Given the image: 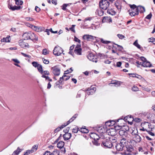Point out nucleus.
Listing matches in <instances>:
<instances>
[{
    "label": "nucleus",
    "mask_w": 155,
    "mask_h": 155,
    "mask_svg": "<svg viewBox=\"0 0 155 155\" xmlns=\"http://www.w3.org/2000/svg\"><path fill=\"white\" fill-rule=\"evenodd\" d=\"M101 42L104 44H108L111 42L110 41H104L103 39L101 38Z\"/></svg>",
    "instance_id": "41"
},
{
    "label": "nucleus",
    "mask_w": 155,
    "mask_h": 155,
    "mask_svg": "<svg viewBox=\"0 0 155 155\" xmlns=\"http://www.w3.org/2000/svg\"><path fill=\"white\" fill-rule=\"evenodd\" d=\"M145 11L144 7L141 6H138L136 9V11L134 12V11L130 12H129L130 15L131 16H134L136 15H138L139 12L140 13H143Z\"/></svg>",
    "instance_id": "1"
},
{
    "label": "nucleus",
    "mask_w": 155,
    "mask_h": 155,
    "mask_svg": "<svg viewBox=\"0 0 155 155\" xmlns=\"http://www.w3.org/2000/svg\"><path fill=\"white\" fill-rule=\"evenodd\" d=\"M78 130V128L77 127H75V128L72 129V131L74 133H77Z\"/></svg>",
    "instance_id": "45"
},
{
    "label": "nucleus",
    "mask_w": 155,
    "mask_h": 155,
    "mask_svg": "<svg viewBox=\"0 0 155 155\" xmlns=\"http://www.w3.org/2000/svg\"><path fill=\"white\" fill-rule=\"evenodd\" d=\"M75 26V25H72V27L69 28V30L75 33V30L74 29V27Z\"/></svg>",
    "instance_id": "43"
},
{
    "label": "nucleus",
    "mask_w": 155,
    "mask_h": 155,
    "mask_svg": "<svg viewBox=\"0 0 155 155\" xmlns=\"http://www.w3.org/2000/svg\"><path fill=\"white\" fill-rule=\"evenodd\" d=\"M25 19L26 20L30 21H33V19L30 17H27L25 18Z\"/></svg>",
    "instance_id": "59"
},
{
    "label": "nucleus",
    "mask_w": 155,
    "mask_h": 155,
    "mask_svg": "<svg viewBox=\"0 0 155 155\" xmlns=\"http://www.w3.org/2000/svg\"><path fill=\"white\" fill-rule=\"evenodd\" d=\"M81 46L77 45L74 49V52L77 54L81 55V54L82 49L80 47Z\"/></svg>",
    "instance_id": "12"
},
{
    "label": "nucleus",
    "mask_w": 155,
    "mask_h": 155,
    "mask_svg": "<svg viewBox=\"0 0 155 155\" xmlns=\"http://www.w3.org/2000/svg\"><path fill=\"white\" fill-rule=\"evenodd\" d=\"M59 153L57 150H54L52 153H51V155H59Z\"/></svg>",
    "instance_id": "34"
},
{
    "label": "nucleus",
    "mask_w": 155,
    "mask_h": 155,
    "mask_svg": "<svg viewBox=\"0 0 155 155\" xmlns=\"http://www.w3.org/2000/svg\"><path fill=\"white\" fill-rule=\"evenodd\" d=\"M8 8L10 9L12 11H14L16 10L19 9V6H12V5L9 4L8 5Z\"/></svg>",
    "instance_id": "22"
},
{
    "label": "nucleus",
    "mask_w": 155,
    "mask_h": 155,
    "mask_svg": "<svg viewBox=\"0 0 155 155\" xmlns=\"http://www.w3.org/2000/svg\"><path fill=\"white\" fill-rule=\"evenodd\" d=\"M37 67L38 71L40 73L42 74L43 73V71L42 67L41 65L39 64Z\"/></svg>",
    "instance_id": "28"
},
{
    "label": "nucleus",
    "mask_w": 155,
    "mask_h": 155,
    "mask_svg": "<svg viewBox=\"0 0 155 155\" xmlns=\"http://www.w3.org/2000/svg\"><path fill=\"white\" fill-rule=\"evenodd\" d=\"M71 134L66 132L65 134L63 135V137L64 140H69L71 137Z\"/></svg>",
    "instance_id": "19"
},
{
    "label": "nucleus",
    "mask_w": 155,
    "mask_h": 155,
    "mask_svg": "<svg viewBox=\"0 0 155 155\" xmlns=\"http://www.w3.org/2000/svg\"><path fill=\"white\" fill-rule=\"evenodd\" d=\"M30 32H27L24 33L22 36V38L24 40L30 39Z\"/></svg>",
    "instance_id": "14"
},
{
    "label": "nucleus",
    "mask_w": 155,
    "mask_h": 155,
    "mask_svg": "<svg viewBox=\"0 0 155 155\" xmlns=\"http://www.w3.org/2000/svg\"><path fill=\"white\" fill-rule=\"evenodd\" d=\"M151 13H150L146 17V18L147 19H149L151 18L152 17Z\"/></svg>",
    "instance_id": "53"
},
{
    "label": "nucleus",
    "mask_w": 155,
    "mask_h": 155,
    "mask_svg": "<svg viewBox=\"0 0 155 155\" xmlns=\"http://www.w3.org/2000/svg\"><path fill=\"white\" fill-rule=\"evenodd\" d=\"M64 145V142L62 141H59L57 144V147L59 148H62Z\"/></svg>",
    "instance_id": "24"
},
{
    "label": "nucleus",
    "mask_w": 155,
    "mask_h": 155,
    "mask_svg": "<svg viewBox=\"0 0 155 155\" xmlns=\"http://www.w3.org/2000/svg\"><path fill=\"white\" fill-rule=\"evenodd\" d=\"M12 61H14L15 63H19V61L16 59H12Z\"/></svg>",
    "instance_id": "58"
},
{
    "label": "nucleus",
    "mask_w": 155,
    "mask_h": 155,
    "mask_svg": "<svg viewBox=\"0 0 155 155\" xmlns=\"http://www.w3.org/2000/svg\"><path fill=\"white\" fill-rule=\"evenodd\" d=\"M74 41L76 42H78L79 43L81 42V41L75 36L74 37Z\"/></svg>",
    "instance_id": "52"
},
{
    "label": "nucleus",
    "mask_w": 155,
    "mask_h": 155,
    "mask_svg": "<svg viewBox=\"0 0 155 155\" xmlns=\"http://www.w3.org/2000/svg\"><path fill=\"white\" fill-rule=\"evenodd\" d=\"M32 64L33 66L35 67H37L38 66V65L39 64H38L37 62L35 61L32 62Z\"/></svg>",
    "instance_id": "48"
},
{
    "label": "nucleus",
    "mask_w": 155,
    "mask_h": 155,
    "mask_svg": "<svg viewBox=\"0 0 155 155\" xmlns=\"http://www.w3.org/2000/svg\"><path fill=\"white\" fill-rule=\"evenodd\" d=\"M121 139L120 140V146H121V148H120L119 150H122L123 148H125V147L127 146L128 145L129 143V142L128 141V137L127 138L121 137Z\"/></svg>",
    "instance_id": "3"
},
{
    "label": "nucleus",
    "mask_w": 155,
    "mask_h": 155,
    "mask_svg": "<svg viewBox=\"0 0 155 155\" xmlns=\"http://www.w3.org/2000/svg\"><path fill=\"white\" fill-rule=\"evenodd\" d=\"M66 77V75H64L62 77H61L60 78V80L58 81L59 82V83H60V84H61L62 83L63 81L64 80V77Z\"/></svg>",
    "instance_id": "42"
},
{
    "label": "nucleus",
    "mask_w": 155,
    "mask_h": 155,
    "mask_svg": "<svg viewBox=\"0 0 155 155\" xmlns=\"http://www.w3.org/2000/svg\"><path fill=\"white\" fill-rule=\"evenodd\" d=\"M107 134L108 135H110L111 136H114L116 135L117 132L115 129L111 128L107 130Z\"/></svg>",
    "instance_id": "10"
},
{
    "label": "nucleus",
    "mask_w": 155,
    "mask_h": 155,
    "mask_svg": "<svg viewBox=\"0 0 155 155\" xmlns=\"http://www.w3.org/2000/svg\"><path fill=\"white\" fill-rule=\"evenodd\" d=\"M109 2L107 0H101L99 4L100 7L102 9L106 10L109 6Z\"/></svg>",
    "instance_id": "4"
},
{
    "label": "nucleus",
    "mask_w": 155,
    "mask_h": 155,
    "mask_svg": "<svg viewBox=\"0 0 155 155\" xmlns=\"http://www.w3.org/2000/svg\"><path fill=\"white\" fill-rule=\"evenodd\" d=\"M125 148H126L127 151L129 152H131L133 150L132 147L131 145L129 146L128 145Z\"/></svg>",
    "instance_id": "31"
},
{
    "label": "nucleus",
    "mask_w": 155,
    "mask_h": 155,
    "mask_svg": "<svg viewBox=\"0 0 155 155\" xmlns=\"http://www.w3.org/2000/svg\"><path fill=\"white\" fill-rule=\"evenodd\" d=\"M132 90L134 91H137L138 90V88L137 87L134 86L132 87Z\"/></svg>",
    "instance_id": "49"
},
{
    "label": "nucleus",
    "mask_w": 155,
    "mask_h": 155,
    "mask_svg": "<svg viewBox=\"0 0 155 155\" xmlns=\"http://www.w3.org/2000/svg\"><path fill=\"white\" fill-rule=\"evenodd\" d=\"M66 125L65 124L62 125L60 127H58L54 130V132L56 133L59 131L61 129L65 127Z\"/></svg>",
    "instance_id": "25"
},
{
    "label": "nucleus",
    "mask_w": 155,
    "mask_h": 155,
    "mask_svg": "<svg viewBox=\"0 0 155 155\" xmlns=\"http://www.w3.org/2000/svg\"><path fill=\"white\" fill-rule=\"evenodd\" d=\"M32 29L38 31L40 30L41 29L40 27H38V26H35L34 25L33 26L32 28Z\"/></svg>",
    "instance_id": "32"
},
{
    "label": "nucleus",
    "mask_w": 155,
    "mask_h": 155,
    "mask_svg": "<svg viewBox=\"0 0 155 155\" xmlns=\"http://www.w3.org/2000/svg\"><path fill=\"white\" fill-rule=\"evenodd\" d=\"M43 155H51V153L49 151H46L45 152Z\"/></svg>",
    "instance_id": "55"
},
{
    "label": "nucleus",
    "mask_w": 155,
    "mask_h": 155,
    "mask_svg": "<svg viewBox=\"0 0 155 155\" xmlns=\"http://www.w3.org/2000/svg\"><path fill=\"white\" fill-rule=\"evenodd\" d=\"M117 36L120 39H123L125 38V36L121 34H117Z\"/></svg>",
    "instance_id": "47"
},
{
    "label": "nucleus",
    "mask_w": 155,
    "mask_h": 155,
    "mask_svg": "<svg viewBox=\"0 0 155 155\" xmlns=\"http://www.w3.org/2000/svg\"><path fill=\"white\" fill-rule=\"evenodd\" d=\"M20 46L21 48H24L25 49L28 48L30 47V46L28 43L23 42L20 43Z\"/></svg>",
    "instance_id": "20"
},
{
    "label": "nucleus",
    "mask_w": 155,
    "mask_h": 155,
    "mask_svg": "<svg viewBox=\"0 0 155 155\" xmlns=\"http://www.w3.org/2000/svg\"><path fill=\"white\" fill-rule=\"evenodd\" d=\"M133 139L134 140L136 143L140 142L141 140V138L138 134L136 135L135 136L133 137Z\"/></svg>",
    "instance_id": "15"
},
{
    "label": "nucleus",
    "mask_w": 155,
    "mask_h": 155,
    "mask_svg": "<svg viewBox=\"0 0 155 155\" xmlns=\"http://www.w3.org/2000/svg\"><path fill=\"white\" fill-rule=\"evenodd\" d=\"M107 12L108 13L112 15H115V14L116 13V12L112 9H108Z\"/></svg>",
    "instance_id": "26"
},
{
    "label": "nucleus",
    "mask_w": 155,
    "mask_h": 155,
    "mask_svg": "<svg viewBox=\"0 0 155 155\" xmlns=\"http://www.w3.org/2000/svg\"><path fill=\"white\" fill-rule=\"evenodd\" d=\"M140 59L142 61V66L145 67H150L151 64L150 62L148 61L143 56L140 57Z\"/></svg>",
    "instance_id": "6"
},
{
    "label": "nucleus",
    "mask_w": 155,
    "mask_h": 155,
    "mask_svg": "<svg viewBox=\"0 0 155 155\" xmlns=\"http://www.w3.org/2000/svg\"><path fill=\"white\" fill-rule=\"evenodd\" d=\"M68 4H64L62 6V9L64 10L66 9V7L68 6Z\"/></svg>",
    "instance_id": "46"
},
{
    "label": "nucleus",
    "mask_w": 155,
    "mask_h": 155,
    "mask_svg": "<svg viewBox=\"0 0 155 155\" xmlns=\"http://www.w3.org/2000/svg\"><path fill=\"white\" fill-rule=\"evenodd\" d=\"M51 2L53 4L56 5L57 4V1L56 0H52Z\"/></svg>",
    "instance_id": "63"
},
{
    "label": "nucleus",
    "mask_w": 155,
    "mask_h": 155,
    "mask_svg": "<svg viewBox=\"0 0 155 155\" xmlns=\"http://www.w3.org/2000/svg\"><path fill=\"white\" fill-rule=\"evenodd\" d=\"M38 146L36 145H34L32 147L31 150H33L34 151H35L37 149Z\"/></svg>",
    "instance_id": "50"
},
{
    "label": "nucleus",
    "mask_w": 155,
    "mask_h": 155,
    "mask_svg": "<svg viewBox=\"0 0 155 155\" xmlns=\"http://www.w3.org/2000/svg\"><path fill=\"white\" fill-rule=\"evenodd\" d=\"M80 131L81 132L84 133H87L89 132L88 130L84 127L81 128Z\"/></svg>",
    "instance_id": "30"
},
{
    "label": "nucleus",
    "mask_w": 155,
    "mask_h": 155,
    "mask_svg": "<svg viewBox=\"0 0 155 155\" xmlns=\"http://www.w3.org/2000/svg\"><path fill=\"white\" fill-rule=\"evenodd\" d=\"M121 65V62H118L117 63V67H120Z\"/></svg>",
    "instance_id": "64"
},
{
    "label": "nucleus",
    "mask_w": 155,
    "mask_h": 155,
    "mask_svg": "<svg viewBox=\"0 0 155 155\" xmlns=\"http://www.w3.org/2000/svg\"><path fill=\"white\" fill-rule=\"evenodd\" d=\"M19 152V148L18 147L17 150L15 151L12 155H18Z\"/></svg>",
    "instance_id": "38"
},
{
    "label": "nucleus",
    "mask_w": 155,
    "mask_h": 155,
    "mask_svg": "<svg viewBox=\"0 0 155 155\" xmlns=\"http://www.w3.org/2000/svg\"><path fill=\"white\" fill-rule=\"evenodd\" d=\"M43 61L44 63L46 64H48L49 63V61L48 60L45 59H44L43 60Z\"/></svg>",
    "instance_id": "57"
},
{
    "label": "nucleus",
    "mask_w": 155,
    "mask_h": 155,
    "mask_svg": "<svg viewBox=\"0 0 155 155\" xmlns=\"http://www.w3.org/2000/svg\"><path fill=\"white\" fill-rule=\"evenodd\" d=\"M94 37L93 36L88 35H85L83 37V38L84 39L87 40L88 41H90L94 39Z\"/></svg>",
    "instance_id": "17"
},
{
    "label": "nucleus",
    "mask_w": 155,
    "mask_h": 155,
    "mask_svg": "<svg viewBox=\"0 0 155 155\" xmlns=\"http://www.w3.org/2000/svg\"><path fill=\"white\" fill-rule=\"evenodd\" d=\"M60 84L59 82L58 81L56 82L54 85V87H57L59 85V84Z\"/></svg>",
    "instance_id": "61"
},
{
    "label": "nucleus",
    "mask_w": 155,
    "mask_h": 155,
    "mask_svg": "<svg viewBox=\"0 0 155 155\" xmlns=\"http://www.w3.org/2000/svg\"><path fill=\"white\" fill-rule=\"evenodd\" d=\"M97 140H94L93 142L94 144L96 146H98L100 145V143L97 141Z\"/></svg>",
    "instance_id": "54"
},
{
    "label": "nucleus",
    "mask_w": 155,
    "mask_h": 155,
    "mask_svg": "<svg viewBox=\"0 0 155 155\" xmlns=\"http://www.w3.org/2000/svg\"><path fill=\"white\" fill-rule=\"evenodd\" d=\"M136 76H137V77H136V78H137L139 79H140L141 81H143L144 80V78L140 75H139L136 74Z\"/></svg>",
    "instance_id": "44"
},
{
    "label": "nucleus",
    "mask_w": 155,
    "mask_h": 155,
    "mask_svg": "<svg viewBox=\"0 0 155 155\" xmlns=\"http://www.w3.org/2000/svg\"><path fill=\"white\" fill-rule=\"evenodd\" d=\"M102 143L104 146L106 147L110 148L112 147V144L109 139H104L102 141Z\"/></svg>",
    "instance_id": "8"
},
{
    "label": "nucleus",
    "mask_w": 155,
    "mask_h": 155,
    "mask_svg": "<svg viewBox=\"0 0 155 155\" xmlns=\"http://www.w3.org/2000/svg\"><path fill=\"white\" fill-rule=\"evenodd\" d=\"M88 59L90 61L96 63L97 62V57L91 52H89L87 56Z\"/></svg>",
    "instance_id": "7"
},
{
    "label": "nucleus",
    "mask_w": 155,
    "mask_h": 155,
    "mask_svg": "<svg viewBox=\"0 0 155 155\" xmlns=\"http://www.w3.org/2000/svg\"><path fill=\"white\" fill-rule=\"evenodd\" d=\"M49 53V51H48L46 49H44L42 50V54L44 55H46Z\"/></svg>",
    "instance_id": "39"
},
{
    "label": "nucleus",
    "mask_w": 155,
    "mask_h": 155,
    "mask_svg": "<svg viewBox=\"0 0 155 155\" xmlns=\"http://www.w3.org/2000/svg\"><path fill=\"white\" fill-rule=\"evenodd\" d=\"M62 48L58 46H56L54 48L53 51V53L55 55L58 56L61 55L63 53Z\"/></svg>",
    "instance_id": "5"
},
{
    "label": "nucleus",
    "mask_w": 155,
    "mask_h": 155,
    "mask_svg": "<svg viewBox=\"0 0 155 155\" xmlns=\"http://www.w3.org/2000/svg\"><path fill=\"white\" fill-rule=\"evenodd\" d=\"M129 74L130 77H134H134L136 78V77H137V76H136V74L130 73V74Z\"/></svg>",
    "instance_id": "62"
},
{
    "label": "nucleus",
    "mask_w": 155,
    "mask_h": 155,
    "mask_svg": "<svg viewBox=\"0 0 155 155\" xmlns=\"http://www.w3.org/2000/svg\"><path fill=\"white\" fill-rule=\"evenodd\" d=\"M98 56L100 57L101 59H105L107 57V56L106 54H104L99 53Z\"/></svg>",
    "instance_id": "27"
},
{
    "label": "nucleus",
    "mask_w": 155,
    "mask_h": 155,
    "mask_svg": "<svg viewBox=\"0 0 155 155\" xmlns=\"http://www.w3.org/2000/svg\"><path fill=\"white\" fill-rule=\"evenodd\" d=\"M51 69L52 70V72L54 75L58 76L60 75V70L59 68L56 66H55L52 68Z\"/></svg>",
    "instance_id": "9"
},
{
    "label": "nucleus",
    "mask_w": 155,
    "mask_h": 155,
    "mask_svg": "<svg viewBox=\"0 0 155 155\" xmlns=\"http://www.w3.org/2000/svg\"><path fill=\"white\" fill-rule=\"evenodd\" d=\"M90 137L94 139V140H98L99 138H102V137L94 133H91L90 135Z\"/></svg>",
    "instance_id": "13"
},
{
    "label": "nucleus",
    "mask_w": 155,
    "mask_h": 155,
    "mask_svg": "<svg viewBox=\"0 0 155 155\" xmlns=\"http://www.w3.org/2000/svg\"><path fill=\"white\" fill-rule=\"evenodd\" d=\"M30 39L32 41H38V38L36 35L33 33L30 32Z\"/></svg>",
    "instance_id": "18"
},
{
    "label": "nucleus",
    "mask_w": 155,
    "mask_h": 155,
    "mask_svg": "<svg viewBox=\"0 0 155 155\" xmlns=\"http://www.w3.org/2000/svg\"><path fill=\"white\" fill-rule=\"evenodd\" d=\"M130 6L131 9V12L133 11V10L134 11L135 9L136 10V9L137 8L136 5L134 4L133 5H130Z\"/></svg>",
    "instance_id": "35"
},
{
    "label": "nucleus",
    "mask_w": 155,
    "mask_h": 155,
    "mask_svg": "<svg viewBox=\"0 0 155 155\" xmlns=\"http://www.w3.org/2000/svg\"><path fill=\"white\" fill-rule=\"evenodd\" d=\"M107 127L103 126L99 127L97 129V131L101 134L100 136L102 137V139H104L105 135L107 134Z\"/></svg>",
    "instance_id": "2"
},
{
    "label": "nucleus",
    "mask_w": 155,
    "mask_h": 155,
    "mask_svg": "<svg viewBox=\"0 0 155 155\" xmlns=\"http://www.w3.org/2000/svg\"><path fill=\"white\" fill-rule=\"evenodd\" d=\"M87 94L88 95H91L92 94L94 93L96 91V88L94 87L91 89L88 88L87 90Z\"/></svg>",
    "instance_id": "16"
},
{
    "label": "nucleus",
    "mask_w": 155,
    "mask_h": 155,
    "mask_svg": "<svg viewBox=\"0 0 155 155\" xmlns=\"http://www.w3.org/2000/svg\"><path fill=\"white\" fill-rule=\"evenodd\" d=\"M115 123V122L114 120H109L107 121L105 123L106 126L110 127L113 126Z\"/></svg>",
    "instance_id": "21"
},
{
    "label": "nucleus",
    "mask_w": 155,
    "mask_h": 155,
    "mask_svg": "<svg viewBox=\"0 0 155 155\" xmlns=\"http://www.w3.org/2000/svg\"><path fill=\"white\" fill-rule=\"evenodd\" d=\"M149 42H151L153 44L155 45V38H151L148 39Z\"/></svg>",
    "instance_id": "37"
},
{
    "label": "nucleus",
    "mask_w": 155,
    "mask_h": 155,
    "mask_svg": "<svg viewBox=\"0 0 155 155\" xmlns=\"http://www.w3.org/2000/svg\"><path fill=\"white\" fill-rule=\"evenodd\" d=\"M21 54L25 57H26V58H30L31 57V56H29L27 54L25 53H23L21 52Z\"/></svg>",
    "instance_id": "51"
},
{
    "label": "nucleus",
    "mask_w": 155,
    "mask_h": 155,
    "mask_svg": "<svg viewBox=\"0 0 155 155\" xmlns=\"http://www.w3.org/2000/svg\"><path fill=\"white\" fill-rule=\"evenodd\" d=\"M109 138L110 140V139L112 140H113V142H115L116 141L117 138L115 137H113L112 138L110 137V138Z\"/></svg>",
    "instance_id": "56"
},
{
    "label": "nucleus",
    "mask_w": 155,
    "mask_h": 155,
    "mask_svg": "<svg viewBox=\"0 0 155 155\" xmlns=\"http://www.w3.org/2000/svg\"><path fill=\"white\" fill-rule=\"evenodd\" d=\"M119 133L120 136H121V137L127 138L129 134H128L127 132L124 130H120L119 131Z\"/></svg>",
    "instance_id": "11"
},
{
    "label": "nucleus",
    "mask_w": 155,
    "mask_h": 155,
    "mask_svg": "<svg viewBox=\"0 0 155 155\" xmlns=\"http://www.w3.org/2000/svg\"><path fill=\"white\" fill-rule=\"evenodd\" d=\"M35 10L37 12H38L40 10V8H38V6H36L35 7Z\"/></svg>",
    "instance_id": "60"
},
{
    "label": "nucleus",
    "mask_w": 155,
    "mask_h": 155,
    "mask_svg": "<svg viewBox=\"0 0 155 155\" xmlns=\"http://www.w3.org/2000/svg\"><path fill=\"white\" fill-rule=\"evenodd\" d=\"M131 134L133 136V137L134 136H135L136 135H137L138 134V132L137 129L136 130H134L132 131L131 133Z\"/></svg>",
    "instance_id": "40"
},
{
    "label": "nucleus",
    "mask_w": 155,
    "mask_h": 155,
    "mask_svg": "<svg viewBox=\"0 0 155 155\" xmlns=\"http://www.w3.org/2000/svg\"><path fill=\"white\" fill-rule=\"evenodd\" d=\"M133 45L139 49H140L141 48L140 45L138 43L137 40L134 43Z\"/></svg>",
    "instance_id": "33"
},
{
    "label": "nucleus",
    "mask_w": 155,
    "mask_h": 155,
    "mask_svg": "<svg viewBox=\"0 0 155 155\" xmlns=\"http://www.w3.org/2000/svg\"><path fill=\"white\" fill-rule=\"evenodd\" d=\"M114 4L115 7L119 11H120L121 9V6L117 3H115Z\"/></svg>",
    "instance_id": "36"
},
{
    "label": "nucleus",
    "mask_w": 155,
    "mask_h": 155,
    "mask_svg": "<svg viewBox=\"0 0 155 155\" xmlns=\"http://www.w3.org/2000/svg\"><path fill=\"white\" fill-rule=\"evenodd\" d=\"M77 116V114L74 115L72 118H71V119L69 120L68 121L67 124L65 125L67 126L70 122H72L76 118Z\"/></svg>",
    "instance_id": "29"
},
{
    "label": "nucleus",
    "mask_w": 155,
    "mask_h": 155,
    "mask_svg": "<svg viewBox=\"0 0 155 155\" xmlns=\"http://www.w3.org/2000/svg\"><path fill=\"white\" fill-rule=\"evenodd\" d=\"M10 36H7L6 38H3L1 40V42H10Z\"/></svg>",
    "instance_id": "23"
}]
</instances>
